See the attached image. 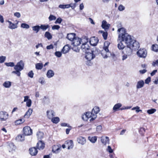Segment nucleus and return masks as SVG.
Listing matches in <instances>:
<instances>
[{"mask_svg": "<svg viewBox=\"0 0 158 158\" xmlns=\"http://www.w3.org/2000/svg\"><path fill=\"white\" fill-rule=\"evenodd\" d=\"M119 25H121L120 23H118ZM118 27L119 28L120 26L118 25ZM118 39L120 41H123L125 42L127 46L132 47L133 49H138L139 47V43L131 35L126 33V29L123 27L118 28Z\"/></svg>", "mask_w": 158, "mask_h": 158, "instance_id": "nucleus-1", "label": "nucleus"}, {"mask_svg": "<svg viewBox=\"0 0 158 158\" xmlns=\"http://www.w3.org/2000/svg\"><path fill=\"white\" fill-rule=\"evenodd\" d=\"M110 43L108 41L105 42L103 50L101 51V54L104 58H107L110 57V52L109 51L108 47Z\"/></svg>", "mask_w": 158, "mask_h": 158, "instance_id": "nucleus-2", "label": "nucleus"}, {"mask_svg": "<svg viewBox=\"0 0 158 158\" xmlns=\"http://www.w3.org/2000/svg\"><path fill=\"white\" fill-rule=\"evenodd\" d=\"M132 47L127 46L123 51V55L122 56V60L123 61L127 59L128 56H131L132 53Z\"/></svg>", "mask_w": 158, "mask_h": 158, "instance_id": "nucleus-3", "label": "nucleus"}, {"mask_svg": "<svg viewBox=\"0 0 158 158\" xmlns=\"http://www.w3.org/2000/svg\"><path fill=\"white\" fill-rule=\"evenodd\" d=\"M85 53L86 54L85 58L87 60V61L86 62V64L87 65H91V63L90 62V60L95 57V56L93 53V51L90 50L89 51Z\"/></svg>", "mask_w": 158, "mask_h": 158, "instance_id": "nucleus-4", "label": "nucleus"}, {"mask_svg": "<svg viewBox=\"0 0 158 158\" xmlns=\"http://www.w3.org/2000/svg\"><path fill=\"white\" fill-rule=\"evenodd\" d=\"M99 108L98 106H95L92 109V112L90 113V114L92 116V118L90 119V121H91L95 119L97 116V114L99 112Z\"/></svg>", "mask_w": 158, "mask_h": 158, "instance_id": "nucleus-5", "label": "nucleus"}, {"mask_svg": "<svg viewBox=\"0 0 158 158\" xmlns=\"http://www.w3.org/2000/svg\"><path fill=\"white\" fill-rule=\"evenodd\" d=\"M137 54L140 57L145 58L147 55V52L144 48L140 49L137 52Z\"/></svg>", "mask_w": 158, "mask_h": 158, "instance_id": "nucleus-6", "label": "nucleus"}, {"mask_svg": "<svg viewBox=\"0 0 158 158\" xmlns=\"http://www.w3.org/2000/svg\"><path fill=\"white\" fill-rule=\"evenodd\" d=\"M24 65V62L21 60L19 62H18L16 65L15 66L14 69L15 70L22 71L23 69Z\"/></svg>", "mask_w": 158, "mask_h": 158, "instance_id": "nucleus-7", "label": "nucleus"}, {"mask_svg": "<svg viewBox=\"0 0 158 158\" xmlns=\"http://www.w3.org/2000/svg\"><path fill=\"white\" fill-rule=\"evenodd\" d=\"M81 49L82 51L85 52H86L87 51H89L90 47L88 44V40L85 43H83L81 46Z\"/></svg>", "mask_w": 158, "mask_h": 158, "instance_id": "nucleus-8", "label": "nucleus"}, {"mask_svg": "<svg viewBox=\"0 0 158 158\" xmlns=\"http://www.w3.org/2000/svg\"><path fill=\"white\" fill-rule=\"evenodd\" d=\"M23 134L25 135H30L32 133V130L29 127L27 126L24 127L23 130Z\"/></svg>", "mask_w": 158, "mask_h": 158, "instance_id": "nucleus-9", "label": "nucleus"}, {"mask_svg": "<svg viewBox=\"0 0 158 158\" xmlns=\"http://www.w3.org/2000/svg\"><path fill=\"white\" fill-rule=\"evenodd\" d=\"M84 39L81 40V38L78 37H76L72 41V45L74 46H77L79 45L81 43L83 42V40Z\"/></svg>", "mask_w": 158, "mask_h": 158, "instance_id": "nucleus-10", "label": "nucleus"}, {"mask_svg": "<svg viewBox=\"0 0 158 158\" xmlns=\"http://www.w3.org/2000/svg\"><path fill=\"white\" fill-rule=\"evenodd\" d=\"M8 114L6 112L2 111L0 112V120L1 121H6L8 118Z\"/></svg>", "mask_w": 158, "mask_h": 158, "instance_id": "nucleus-11", "label": "nucleus"}, {"mask_svg": "<svg viewBox=\"0 0 158 158\" xmlns=\"http://www.w3.org/2000/svg\"><path fill=\"white\" fill-rule=\"evenodd\" d=\"M8 150L9 152L13 153L16 150V147L13 143H9L7 147Z\"/></svg>", "mask_w": 158, "mask_h": 158, "instance_id": "nucleus-12", "label": "nucleus"}, {"mask_svg": "<svg viewBox=\"0 0 158 158\" xmlns=\"http://www.w3.org/2000/svg\"><path fill=\"white\" fill-rule=\"evenodd\" d=\"M98 42V40L97 38L94 37L91 38L90 39L89 43L92 46H96Z\"/></svg>", "mask_w": 158, "mask_h": 158, "instance_id": "nucleus-13", "label": "nucleus"}, {"mask_svg": "<svg viewBox=\"0 0 158 158\" xmlns=\"http://www.w3.org/2000/svg\"><path fill=\"white\" fill-rule=\"evenodd\" d=\"M77 141L78 143L81 145L85 144L86 142V140L85 138L82 136H79L77 138Z\"/></svg>", "mask_w": 158, "mask_h": 158, "instance_id": "nucleus-14", "label": "nucleus"}, {"mask_svg": "<svg viewBox=\"0 0 158 158\" xmlns=\"http://www.w3.org/2000/svg\"><path fill=\"white\" fill-rule=\"evenodd\" d=\"M46 113L48 118L49 119H52L55 116L54 111L51 110H47Z\"/></svg>", "mask_w": 158, "mask_h": 158, "instance_id": "nucleus-15", "label": "nucleus"}, {"mask_svg": "<svg viewBox=\"0 0 158 158\" xmlns=\"http://www.w3.org/2000/svg\"><path fill=\"white\" fill-rule=\"evenodd\" d=\"M82 118L84 120L87 121L88 119L90 118H92V116L90 114V112H87L82 115Z\"/></svg>", "mask_w": 158, "mask_h": 158, "instance_id": "nucleus-16", "label": "nucleus"}, {"mask_svg": "<svg viewBox=\"0 0 158 158\" xmlns=\"http://www.w3.org/2000/svg\"><path fill=\"white\" fill-rule=\"evenodd\" d=\"M101 141L102 143L105 145L106 144L109 143V138L107 136L106 137L103 136L101 137Z\"/></svg>", "mask_w": 158, "mask_h": 158, "instance_id": "nucleus-17", "label": "nucleus"}, {"mask_svg": "<svg viewBox=\"0 0 158 158\" xmlns=\"http://www.w3.org/2000/svg\"><path fill=\"white\" fill-rule=\"evenodd\" d=\"M65 144L67 145L68 149L72 148L73 146V142L72 140H69L66 141L65 143Z\"/></svg>", "mask_w": 158, "mask_h": 158, "instance_id": "nucleus-18", "label": "nucleus"}, {"mask_svg": "<svg viewBox=\"0 0 158 158\" xmlns=\"http://www.w3.org/2000/svg\"><path fill=\"white\" fill-rule=\"evenodd\" d=\"M36 147L39 150H43L44 147V144L42 141H39L37 144Z\"/></svg>", "mask_w": 158, "mask_h": 158, "instance_id": "nucleus-19", "label": "nucleus"}, {"mask_svg": "<svg viewBox=\"0 0 158 158\" xmlns=\"http://www.w3.org/2000/svg\"><path fill=\"white\" fill-rule=\"evenodd\" d=\"M29 151L30 154L32 156L36 155L38 152V151L35 147H33L30 148Z\"/></svg>", "mask_w": 158, "mask_h": 158, "instance_id": "nucleus-20", "label": "nucleus"}, {"mask_svg": "<svg viewBox=\"0 0 158 158\" xmlns=\"http://www.w3.org/2000/svg\"><path fill=\"white\" fill-rule=\"evenodd\" d=\"M144 85V82L143 80H141L138 81L136 85V87L137 89H140L143 87Z\"/></svg>", "mask_w": 158, "mask_h": 158, "instance_id": "nucleus-21", "label": "nucleus"}, {"mask_svg": "<svg viewBox=\"0 0 158 158\" xmlns=\"http://www.w3.org/2000/svg\"><path fill=\"white\" fill-rule=\"evenodd\" d=\"M118 43L117 45L118 48L119 50H123L125 48V45H123L122 43V42H123V41L119 40L118 38Z\"/></svg>", "mask_w": 158, "mask_h": 158, "instance_id": "nucleus-22", "label": "nucleus"}, {"mask_svg": "<svg viewBox=\"0 0 158 158\" xmlns=\"http://www.w3.org/2000/svg\"><path fill=\"white\" fill-rule=\"evenodd\" d=\"M8 22L9 23L8 28L10 29H13L16 28L18 26L17 24L13 23L10 21H8Z\"/></svg>", "mask_w": 158, "mask_h": 158, "instance_id": "nucleus-23", "label": "nucleus"}, {"mask_svg": "<svg viewBox=\"0 0 158 158\" xmlns=\"http://www.w3.org/2000/svg\"><path fill=\"white\" fill-rule=\"evenodd\" d=\"M110 26V24H107L106 21L103 20L102 23V27L105 30L108 29Z\"/></svg>", "mask_w": 158, "mask_h": 158, "instance_id": "nucleus-24", "label": "nucleus"}, {"mask_svg": "<svg viewBox=\"0 0 158 158\" xmlns=\"http://www.w3.org/2000/svg\"><path fill=\"white\" fill-rule=\"evenodd\" d=\"M54 75V72L53 70L51 69L48 70L46 74L47 77L48 78H50L52 77Z\"/></svg>", "mask_w": 158, "mask_h": 158, "instance_id": "nucleus-25", "label": "nucleus"}, {"mask_svg": "<svg viewBox=\"0 0 158 158\" xmlns=\"http://www.w3.org/2000/svg\"><path fill=\"white\" fill-rule=\"evenodd\" d=\"M24 135L20 134L18 135L16 137V140L18 141H22L24 140Z\"/></svg>", "mask_w": 158, "mask_h": 158, "instance_id": "nucleus-26", "label": "nucleus"}, {"mask_svg": "<svg viewBox=\"0 0 158 158\" xmlns=\"http://www.w3.org/2000/svg\"><path fill=\"white\" fill-rule=\"evenodd\" d=\"M67 38L69 40L73 41L75 38V34L73 33L68 34L67 35Z\"/></svg>", "mask_w": 158, "mask_h": 158, "instance_id": "nucleus-27", "label": "nucleus"}, {"mask_svg": "<svg viewBox=\"0 0 158 158\" xmlns=\"http://www.w3.org/2000/svg\"><path fill=\"white\" fill-rule=\"evenodd\" d=\"M69 45H66L63 48L62 52L63 53L65 54L67 53L69 50Z\"/></svg>", "mask_w": 158, "mask_h": 158, "instance_id": "nucleus-28", "label": "nucleus"}, {"mask_svg": "<svg viewBox=\"0 0 158 158\" xmlns=\"http://www.w3.org/2000/svg\"><path fill=\"white\" fill-rule=\"evenodd\" d=\"M33 110L32 109L29 108L24 115V117L26 118H28L32 113Z\"/></svg>", "mask_w": 158, "mask_h": 158, "instance_id": "nucleus-29", "label": "nucleus"}, {"mask_svg": "<svg viewBox=\"0 0 158 158\" xmlns=\"http://www.w3.org/2000/svg\"><path fill=\"white\" fill-rule=\"evenodd\" d=\"M42 103L44 105H48L50 103L49 99L45 97L42 99Z\"/></svg>", "mask_w": 158, "mask_h": 158, "instance_id": "nucleus-30", "label": "nucleus"}, {"mask_svg": "<svg viewBox=\"0 0 158 158\" xmlns=\"http://www.w3.org/2000/svg\"><path fill=\"white\" fill-rule=\"evenodd\" d=\"M60 148L57 145H54L52 147V151L53 152L57 153L60 150Z\"/></svg>", "mask_w": 158, "mask_h": 158, "instance_id": "nucleus-31", "label": "nucleus"}, {"mask_svg": "<svg viewBox=\"0 0 158 158\" xmlns=\"http://www.w3.org/2000/svg\"><path fill=\"white\" fill-rule=\"evenodd\" d=\"M122 105L120 103H118L114 106L113 107V110L114 111H117L121 107Z\"/></svg>", "mask_w": 158, "mask_h": 158, "instance_id": "nucleus-32", "label": "nucleus"}, {"mask_svg": "<svg viewBox=\"0 0 158 158\" xmlns=\"http://www.w3.org/2000/svg\"><path fill=\"white\" fill-rule=\"evenodd\" d=\"M89 140L92 143H94L97 140V137L94 136L92 137H88Z\"/></svg>", "mask_w": 158, "mask_h": 158, "instance_id": "nucleus-33", "label": "nucleus"}, {"mask_svg": "<svg viewBox=\"0 0 158 158\" xmlns=\"http://www.w3.org/2000/svg\"><path fill=\"white\" fill-rule=\"evenodd\" d=\"M49 27V26L48 24L46 25H41L40 26V29H41L44 31H46Z\"/></svg>", "mask_w": 158, "mask_h": 158, "instance_id": "nucleus-34", "label": "nucleus"}, {"mask_svg": "<svg viewBox=\"0 0 158 158\" xmlns=\"http://www.w3.org/2000/svg\"><path fill=\"white\" fill-rule=\"evenodd\" d=\"M51 119V121L53 123L56 124L60 121V119L58 117L52 118Z\"/></svg>", "mask_w": 158, "mask_h": 158, "instance_id": "nucleus-35", "label": "nucleus"}, {"mask_svg": "<svg viewBox=\"0 0 158 158\" xmlns=\"http://www.w3.org/2000/svg\"><path fill=\"white\" fill-rule=\"evenodd\" d=\"M3 85L5 88H9L11 85V82L9 81H6L3 84Z\"/></svg>", "mask_w": 158, "mask_h": 158, "instance_id": "nucleus-36", "label": "nucleus"}, {"mask_svg": "<svg viewBox=\"0 0 158 158\" xmlns=\"http://www.w3.org/2000/svg\"><path fill=\"white\" fill-rule=\"evenodd\" d=\"M44 35L45 36L48 40H50L52 39V35H51V34L49 32H46L45 33Z\"/></svg>", "mask_w": 158, "mask_h": 158, "instance_id": "nucleus-37", "label": "nucleus"}, {"mask_svg": "<svg viewBox=\"0 0 158 158\" xmlns=\"http://www.w3.org/2000/svg\"><path fill=\"white\" fill-rule=\"evenodd\" d=\"M43 67V64L42 63H38L35 64V68L38 70L41 69Z\"/></svg>", "mask_w": 158, "mask_h": 158, "instance_id": "nucleus-38", "label": "nucleus"}, {"mask_svg": "<svg viewBox=\"0 0 158 158\" xmlns=\"http://www.w3.org/2000/svg\"><path fill=\"white\" fill-rule=\"evenodd\" d=\"M99 33L102 34V36L104 40H106L107 39V33L106 32H104L102 31H99Z\"/></svg>", "mask_w": 158, "mask_h": 158, "instance_id": "nucleus-39", "label": "nucleus"}, {"mask_svg": "<svg viewBox=\"0 0 158 158\" xmlns=\"http://www.w3.org/2000/svg\"><path fill=\"white\" fill-rule=\"evenodd\" d=\"M24 122V120L23 119H20L16 120L15 122V123L16 125H19L23 123Z\"/></svg>", "mask_w": 158, "mask_h": 158, "instance_id": "nucleus-40", "label": "nucleus"}, {"mask_svg": "<svg viewBox=\"0 0 158 158\" xmlns=\"http://www.w3.org/2000/svg\"><path fill=\"white\" fill-rule=\"evenodd\" d=\"M32 28L33 31H36V32L37 33L39 31L40 29V26L38 25L34 26L32 27Z\"/></svg>", "mask_w": 158, "mask_h": 158, "instance_id": "nucleus-41", "label": "nucleus"}, {"mask_svg": "<svg viewBox=\"0 0 158 158\" xmlns=\"http://www.w3.org/2000/svg\"><path fill=\"white\" fill-rule=\"evenodd\" d=\"M152 50L153 51L157 52L158 51V45L157 44H153L152 46Z\"/></svg>", "mask_w": 158, "mask_h": 158, "instance_id": "nucleus-42", "label": "nucleus"}, {"mask_svg": "<svg viewBox=\"0 0 158 158\" xmlns=\"http://www.w3.org/2000/svg\"><path fill=\"white\" fill-rule=\"evenodd\" d=\"M36 135L38 139H41L43 136L44 133L42 132L39 131L37 132Z\"/></svg>", "mask_w": 158, "mask_h": 158, "instance_id": "nucleus-43", "label": "nucleus"}, {"mask_svg": "<svg viewBox=\"0 0 158 158\" xmlns=\"http://www.w3.org/2000/svg\"><path fill=\"white\" fill-rule=\"evenodd\" d=\"M59 7L62 9H64L65 8H69V5H68V4L66 5H62L60 4L59 5Z\"/></svg>", "mask_w": 158, "mask_h": 158, "instance_id": "nucleus-44", "label": "nucleus"}, {"mask_svg": "<svg viewBox=\"0 0 158 158\" xmlns=\"http://www.w3.org/2000/svg\"><path fill=\"white\" fill-rule=\"evenodd\" d=\"M140 107L139 106H137L136 107H133L132 109V110H136V113H138L139 112H141L142 110L139 109Z\"/></svg>", "mask_w": 158, "mask_h": 158, "instance_id": "nucleus-45", "label": "nucleus"}, {"mask_svg": "<svg viewBox=\"0 0 158 158\" xmlns=\"http://www.w3.org/2000/svg\"><path fill=\"white\" fill-rule=\"evenodd\" d=\"M156 111L155 109H151L148 110L147 111V112L149 114H152L154 113Z\"/></svg>", "mask_w": 158, "mask_h": 158, "instance_id": "nucleus-46", "label": "nucleus"}, {"mask_svg": "<svg viewBox=\"0 0 158 158\" xmlns=\"http://www.w3.org/2000/svg\"><path fill=\"white\" fill-rule=\"evenodd\" d=\"M21 27L22 28L26 29H28L30 27L26 23H23L21 24Z\"/></svg>", "mask_w": 158, "mask_h": 158, "instance_id": "nucleus-47", "label": "nucleus"}, {"mask_svg": "<svg viewBox=\"0 0 158 158\" xmlns=\"http://www.w3.org/2000/svg\"><path fill=\"white\" fill-rule=\"evenodd\" d=\"M39 82L42 85H44L45 83L44 79L43 77H40L39 78Z\"/></svg>", "mask_w": 158, "mask_h": 158, "instance_id": "nucleus-48", "label": "nucleus"}, {"mask_svg": "<svg viewBox=\"0 0 158 158\" xmlns=\"http://www.w3.org/2000/svg\"><path fill=\"white\" fill-rule=\"evenodd\" d=\"M15 71H13L12 72V73H14L17 75L18 76H20L21 74L20 71L21 70H15Z\"/></svg>", "mask_w": 158, "mask_h": 158, "instance_id": "nucleus-49", "label": "nucleus"}, {"mask_svg": "<svg viewBox=\"0 0 158 158\" xmlns=\"http://www.w3.org/2000/svg\"><path fill=\"white\" fill-rule=\"evenodd\" d=\"M6 59V57L3 56H0V63H2L4 62Z\"/></svg>", "mask_w": 158, "mask_h": 158, "instance_id": "nucleus-50", "label": "nucleus"}, {"mask_svg": "<svg viewBox=\"0 0 158 158\" xmlns=\"http://www.w3.org/2000/svg\"><path fill=\"white\" fill-rule=\"evenodd\" d=\"M55 55L58 57H60L62 55L61 52L59 51H56L55 53Z\"/></svg>", "mask_w": 158, "mask_h": 158, "instance_id": "nucleus-51", "label": "nucleus"}, {"mask_svg": "<svg viewBox=\"0 0 158 158\" xmlns=\"http://www.w3.org/2000/svg\"><path fill=\"white\" fill-rule=\"evenodd\" d=\"M48 18L50 21L55 20L56 19V18L55 16L52 15H50Z\"/></svg>", "mask_w": 158, "mask_h": 158, "instance_id": "nucleus-52", "label": "nucleus"}, {"mask_svg": "<svg viewBox=\"0 0 158 158\" xmlns=\"http://www.w3.org/2000/svg\"><path fill=\"white\" fill-rule=\"evenodd\" d=\"M62 21V19L61 18H57V19L55 22V23L56 24H57V23L60 24L61 23Z\"/></svg>", "mask_w": 158, "mask_h": 158, "instance_id": "nucleus-53", "label": "nucleus"}, {"mask_svg": "<svg viewBox=\"0 0 158 158\" xmlns=\"http://www.w3.org/2000/svg\"><path fill=\"white\" fill-rule=\"evenodd\" d=\"M5 64L7 66H15V64L13 62L6 63Z\"/></svg>", "mask_w": 158, "mask_h": 158, "instance_id": "nucleus-54", "label": "nucleus"}, {"mask_svg": "<svg viewBox=\"0 0 158 158\" xmlns=\"http://www.w3.org/2000/svg\"><path fill=\"white\" fill-rule=\"evenodd\" d=\"M152 65L154 67L158 66V59L153 61L152 63Z\"/></svg>", "mask_w": 158, "mask_h": 158, "instance_id": "nucleus-55", "label": "nucleus"}, {"mask_svg": "<svg viewBox=\"0 0 158 158\" xmlns=\"http://www.w3.org/2000/svg\"><path fill=\"white\" fill-rule=\"evenodd\" d=\"M60 27V26L58 25H54L52 27V29L53 30H58Z\"/></svg>", "mask_w": 158, "mask_h": 158, "instance_id": "nucleus-56", "label": "nucleus"}, {"mask_svg": "<svg viewBox=\"0 0 158 158\" xmlns=\"http://www.w3.org/2000/svg\"><path fill=\"white\" fill-rule=\"evenodd\" d=\"M32 101L31 99L28 100V101L26 102V106L28 107H30L31 106V104Z\"/></svg>", "mask_w": 158, "mask_h": 158, "instance_id": "nucleus-57", "label": "nucleus"}, {"mask_svg": "<svg viewBox=\"0 0 158 158\" xmlns=\"http://www.w3.org/2000/svg\"><path fill=\"white\" fill-rule=\"evenodd\" d=\"M34 73L32 71H31L28 74V76L31 78H32L33 77Z\"/></svg>", "mask_w": 158, "mask_h": 158, "instance_id": "nucleus-58", "label": "nucleus"}, {"mask_svg": "<svg viewBox=\"0 0 158 158\" xmlns=\"http://www.w3.org/2000/svg\"><path fill=\"white\" fill-rule=\"evenodd\" d=\"M14 15L15 16L18 18H19L21 16L20 14L18 12H15L14 14Z\"/></svg>", "mask_w": 158, "mask_h": 158, "instance_id": "nucleus-59", "label": "nucleus"}, {"mask_svg": "<svg viewBox=\"0 0 158 158\" xmlns=\"http://www.w3.org/2000/svg\"><path fill=\"white\" fill-rule=\"evenodd\" d=\"M102 126L101 125L98 126L96 128V131L98 132H99L102 129Z\"/></svg>", "mask_w": 158, "mask_h": 158, "instance_id": "nucleus-60", "label": "nucleus"}, {"mask_svg": "<svg viewBox=\"0 0 158 158\" xmlns=\"http://www.w3.org/2000/svg\"><path fill=\"white\" fill-rule=\"evenodd\" d=\"M68 5H69V7H71L73 9H74L76 6V3H71L69 4H68Z\"/></svg>", "mask_w": 158, "mask_h": 158, "instance_id": "nucleus-61", "label": "nucleus"}, {"mask_svg": "<svg viewBox=\"0 0 158 158\" xmlns=\"http://www.w3.org/2000/svg\"><path fill=\"white\" fill-rule=\"evenodd\" d=\"M151 81V78L150 77H148L147 78L145 81L146 84H148Z\"/></svg>", "mask_w": 158, "mask_h": 158, "instance_id": "nucleus-62", "label": "nucleus"}, {"mask_svg": "<svg viewBox=\"0 0 158 158\" xmlns=\"http://www.w3.org/2000/svg\"><path fill=\"white\" fill-rule=\"evenodd\" d=\"M107 151H108L110 153H111L113 152V150L112 149L111 147L109 146H108Z\"/></svg>", "mask_w": 158, "mask_h": 158, "instance_id": "nucleus-63", "label": "nucleus"}, {"mask_svg": "<svg viewBox=\"0 0 158 158\" xmlns=\"http://www.w3.org/2000/svg\"><path fill=\"white\" fill-rule=\"evenodd\" d=\"M124 7L122 5H120L118 7V9L120 11H122L124 10Z\"/></svg>", "mask_w": 158, "mask_h": 158, "instance_id": "nucleus-64", "label": "nucleus"}]
</instances>
